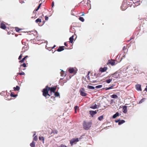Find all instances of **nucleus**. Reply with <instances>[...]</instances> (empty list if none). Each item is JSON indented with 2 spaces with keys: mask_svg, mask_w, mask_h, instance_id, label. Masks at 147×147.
<instances>
[{
  "mask_svg": "<svg viewBox=\"0 0 147 147\" xmlns=\"http://www.w3.org/2000/svg\"><path fill=\"white\" fill-rule=\"evenodd\" d=\"M89 74H90V72H88V74L86 76V78H88V80L90 79V77H89Z\"/></svg>",
  "mask_w": 147,
  "mask_h": 147,
  "instance_id": "nucleus-39",
  "label": "nucleus"
},
{
  "mask_svg": "<svg viewBox=\"0 0 147 147\" xmlns=\"http://www.w3.org/2000/svg\"><path fill=\"white\" fill-rule=\"evenodd\" d=\"M22 44L23 45H24V44L26 43L25 42H23V41H22Z\"/></svg>",
  "mask_w": 147,
  "mask_h": 147,
  "instance_id": "nucleus-53",
  "label": "nucleus"
},
{
  "mask_svg": "<svg viewBox=\"0 0 147 147\" xmlns=\"http://www.w3.org/2000/svg\"><path fill=\"white\" fill-rule=\"evenodd\" d=\"M91 82L93 83H95L97 82V81L95 80H92L91 81Z\"/></svg>",
  "mask_w": 147,
  "mask_h": 147,
  "instance_id": "nucleus-48",
  "label": "nucleus"
},
{
  "mask_svg": "<svg viewBox=\"0 0 147 147\" xmlns=\"http://www.w3.org/2000/svg\"><path fill=\"white\" fill-rule=\"evenodd\" d=\"M80 92L81 95L83 96H86L87 94L85 92V90L84 88H82L80 90Z\"/></svg>",
  "mask_w": 147,
  "mask_h": 147,
  "instance_id": "nucleus-3",
  "label": "nucleus"
},
{
  "mask_svg": "<svg viewBox=\"0 0 147 147\" xmlns=\"http://www.w3.org/2000/svg\"><path fill=\"white\" fill-rule=\"evenodd\" d=\"M54 5V2L53 1L52 2V7H53Z\"/></svg>",
  "mask_w": 147,
  "mask_h": 147,
  "instance_id": "nucleus-52",
  "label": "nucleus"
},
{
  "mask_svg": "<svg viewBox=\"0 0 147 147\" xmlns=\"http://www.w3.org/2000/svg\"><path fill=\"white\" fill-rule=\"evenodd\" d=\"M89 42L90 41V40H89Z\"/></svg>",
  "mask_w": 147,
  "mask_h": 147,
  "instance_id": "nucleus-62",
  "label": "nucleus"
},
{
  "mask_svg": "<svg viewBox=\"0 0 147 147\" xmlns=\"http://www.w3.org/2000/svg\"><path fill=\"white\" fill-rule=\"evenodd\" d=\"M22 57V55L21 54L20 55V56H19V58H18V59L19 60H20L21 59Z\"/></svg>",
  "mask_w": 147,
  "mask_h": 147,
  "instance_id": "nucleus-44",
  "label": "nucleus"
},
{
  "mask_svg": "<svg viewBox=\"0 0 147 147\" xmlns=\"http://www.w3.org/2000/svg\"><path fill=\"white\" fill-rule=\"evenodd\" d=\"M30 146L31 147H35V143L34 141L30 144Z\"/></svg>",
  "mask_w": 147,
  "mask_h": 147,
  "instance_id": "nucleus-18",
  "label": "nucleus"
},
{
  "mask_svg": "<svg viewBox=\"0 0 147 147\" xmlns=\"http://www.w3.org/2000/svg\"><path fill=\"white\" fill-rule=\"evenodd\" d=\"M34 140H35L36 141L38 140V138L36 136H35L34 138Z\"/></svg>",
  "mask_w": 147,
  "mask_h": 147,
  "instance_id": "nucleus-42",
  "label": "nucleus"
},
{
  "mask_svg": "<svg viewBox=\"0 0 147 147\" xmlns=\"http://www.w3.org/2000/svg\"><path fill=\"white\" fill-rule=\"evenodd\" d=\"M65 47L64 46H61L59 47L57 49V51L58 52H61L63 50H64V48Z\"/></svg>",
  "mask_w": 147,
  "mask_h": 147,
  "instance_id": "nucleus-9",
  "label": "nucleus"
},
{
  "mask_svg": "<svg viewBox=\"0 0 147 147\" xmlns=\"http://www.w3.org/2000/svg\"><path fill=\"white\" fill-rule=\"evenodd\" d=\"M74 40V36H72L71 37L69 38V42L70 43H73Z\"/></svg>",
  "mask_w": 147,
  "mask_h": 147,
  "instance_id": "nucleus-21",
  "label": "nucleus"
},
{
  "mask_svg": "<svg viewBox=\"0 0 147 147\" xmlns=\"http://www.w3.org/2000/svg\"><path fill=\"white\" fill-rule=\"evenodd\" d=\"M28 48L27 45H25L24 47L22 48V52H25L27 50Z\"/></svg>",
  "mask_w": 147,
  "mask_h": 147,
  "instance_id": "nucleus-15",
  "label": "nucleus"
},
{
  "mask_svg": "<svg viewBox=\"0 0 147 147\" xmlns=\"http://www.w3.org/2000/svg\"><path fill=\"white\" fill-rule=\"evenodd\" d=\"M15 29H16V31L17 32H19L22 30L18 27H16Z\"/></svg>",
  "mask_w": 147,
  "mask_h": 147,
  "instance_id": "nucleus-31",
  "label": "nucleus"
},
{
  "mask_svg": "<svg viewBox=\"0 0 147 147\" xmlns=\"http://www.w3.org/2000/svg\"><path fill=\"white\" fill-rule=\"evenodd\" d=\"M79 141V140H78V138H73L70 141V144H71V146H72L75 142H78Z\"/></svg>",
  "mask_w": 147,
  "mask_h": 147,
  "instance_id": "nucleus-4",
  "label": "nucleus"
},
{
  "mask_svg": "<svg viewBox=\"0 0 147 147\" xmlns=\"http://www.w3.org/2000/svg\"><path fill=\"white\" fill-rule=\"evenodd\" d=\"M91 125L90 122L84 121L83 124L84 129L85 130H88L91 127Z\"/></svg>",
  "mask_w": 147,
  "mask_h": 147,
  "instance_id": "nucleus-2",
  "label": "nucleus"
},
{
  "mask_svg": "<svg viewBox=\"0 0 147 147\" xmlns=\"http://www.w3.org/2000/svg\"><path fill=\"white\" fill-rule=\"evenodd\" d=\"M24 60L23 59H22L21 60L19 61V62L20 63H23V62H24Z\"/></svg>",
  "mask_w": 147,
  "mask_h": 147,
  "instance_id": "nucleus-45",
  "label": "nucleus"
},
{
  "mask_svg": "<svg viewBox=\"0 0 147 147\" xmlns=\"http://www.w3.org/2000/svg\"><path fill=\"white\" fill-rule=\"evenodd\" d=\"M61 76H64V77L66 75L64 71H62L61 72Z\"/></svg>",
  "mask_w": 147,
  "mask_h": 147,
  "instance_id": "nucleus-25",
  "label": "nucleus"
},
{
  "mask_svg": "<svg viewBox=\"0 0 147 147\" xmlns=\"http://www.w3.org/2000/svg\"><path fill=\"white\" fill-rule=\"evenodd\" d=\"M79 19L82 22H84V20L83 17H80Z\"/></svg>",
  "mask_w": 147,
  "mask_h": 147,
  "instance_id": "nucleus-37",
  "label": "nucleus"
},
{
  "mask_svg": "<svg viewBox=\"0 0 147 147\" xmlns=\"http://www.w3.org/2000/svg\"><path fill=\"white\" fill-rule=\"evenodd\" d=\"M125 49V47H124L123 48V50H124Z\"/></svg>",
  "mask_w": 147,
  "mask_h": 147,
  "instance_id": "nucleus-58",
  "label": "nucleus"
},
{
  "mask_svg": "<svg viewBox=\"0 0 147 147\" xmlns=\"http://www.w3.org/2000/svg\"><path fill=\"white\" fill-rule=\"evenodd\" d=\"M112 79H109L108 80H106L105 81V82L109 84V83H110L111 81H112Z\"/></svg>",
  "mask_w": 147,
  "mask_h": 147,
  "instance_id": "nucleus-29",
  "label": "nucleus"
},
{
  "mask_svg": "<svg viewBox=\"0 0 147 147\" xmlns=\"http://www.w3.org/2000/svg\"><path fill=\"white\" fill-rule=\"evenodd\" d=\"M104 118V116L103 115H101L98 118V119L100 121L102 120Z\"/></svg>",
  "mask_w": 147,
  "mask_h": 147,
  "instance_id": "nucleus-23",
  "label": "nucleus"
},
{
  "mask_svg": "<svg viewBox=\"0 0 147 147\" xmlns=\"http://www.w3.org/2000/svg\"><path fill=\"white\" fill-rule=\"evenodd\" d=\"M68 71L70 73H73L75 71V69L73 68H69L68 69Z\"/></svg>",
  "mask_w": 147,
  "mask_h": 147,
  "instance_id": "nucleus-17",
  "label": "nucleus"
},
{
  "mask_svg": "<svg viewBox=\"0 0 147 147\" xmlns=\"http://www.w3.org/2000/svg\"><path fill=\"white\" fill-rule=\"evenodd\" d=\"M136 90L138 91H142V89H141L140 85H139V84H138V85H136Z\"/></svg>",
  "mask_w": 147,
  "mask_h": 147,
  "instance_id": "nucleus-11",
  "label": "nucleus"
},
{
  "mask_svg": "<svg viewBox=\"0 0 147 147\" xmlns=\"http://www.w3.org/2000/svg\"><path fill=\"white\" fill-rule=\"evenodd\" d=\"M119 74L118 72H115L112 75V77L114 78H117L119 77Z\"/></svg>",
  "mask_w": 147,
  "mask_h": 147,
  "instance_id": "nucleus-7",
  "label": "nucleus"
},
{
  "mask_svg": "<svg viewBox=\"0 0 147 147\" xmlns=\"http://www.w3.org/2000/svg\"><path fill=\"white\" fill-rule=\"evenodd\" d=\"M56 45H54V46L52 47V49H53L55 47H56Z\"/></svg>",
  "mask_w": 147,
  "mask_h": 147,
  "instance_id": "nucleus-54",
  "label": "nucleus"
},
{
  "mask_svg": "<svg viewBox=\"0 0 147 147\" xmlns=\"http://www.w3.org/2000/svg\"><path fill=\"white\" fill-rule=\"evenodd\" d=\"M98 111V110H96L95 111H90V114L91 116L92 117H93L94 116V115L96 114V113H97V111Z\"/></svg>",
  "mask_w": 147,
  "mask_h": 147,
  "instance_id": "nucleus-8",
  "label": "nucleus"
},
{
  "mask_svg": "<svg viewBox=\"0 0 147 147\" xmlns=\"http://www.w3.org/2000/svg\"><path fill=\"white\" fill-rule=\"evenodd\" d=\"M111 64L112 65H114L115 64V61L112 59L109 60L107 64Z\"/></svg>",
  "mask_w": 147,
  "mask_h": 147,
  "instance_id": "nucleus-6",
  "label": "nucleus"
},
{
  "mask_svg": "<svg viewBox=\"0 0 147 147\" xmlns=\"http://www.w3.org/2000/svg\"><path fill=\"white\" fill-rule=\"evenodd\" d=\"M78 108V106H76L74 107V109L75 110V113H76V111L77 109Z\"/></svg>",
  "mask_w": 147,
  "mask_h": 147,
  "instance_id": "nucleus-40",
  "label": "nucleus"
},
{
  "mask_svg": "<svg viewBox=\"0 0 147 147\" xmlns=\"http://www.w3.org/2000/svg\"><path fill=\"white\" fill-rule=\"evenodd\" d=\"M90 108L93 109L97 108V105L96 104L93 103L91 105Z\"/></svg>",
  "mask_w": 147,
  "mask_h": 147,
  "instance_id": "nucleus-10",
  "label": "nucleus"
},
{
  "mask_svg": "<svg viewBox=\"0 0 147 147\" xmlns=\"http://www.w3.org/2000/svg\"><path fill=\"white\" fill-rule=\"evenodd\" d=\"M35 135H36V134H35H35H34V135H33V136H35Z\"/></svg>",
  "mask_w": 147,
  "mask_h": 147,
  "instance_id": "nucleus-60",
  "label": "nucleus"
},
{
  "mask_svg": "<svg viewBox=\"0 0 147 147\" xmlns=\"http://www.w3.org/2000/svg\"><path fill=\"white\" fill-rule=\"evenodd\" d=\"M87 87L89 89L92 90L94 89V87L91 86H88Z\"/></svg>",
  "mask_w": 147,
  "mask_h": 147,
  "instance_id": "nucleus-28",
  "label": "nucleus"
},
{
  "mask_svg": "<svg viewBox=\"0 0 147 147\" xmlns=\"http://www.w3.org/2000/svg\"><path fill=\"white\" fill-rule=\"evenodd\" d=\"M64 45H65V46H66V47H68V46H67V43H66V42H65V43H64Z\"/></svg>",
  "mask_w": 147,
  "mask_h": 147,
  "instance_id": "nucleus-51",
  "label": "nucleus"
},
{
  "mask_svg": "<svg viewBox=\"0 0 147 147\" xmlns=\"http://www.w3.org/2000/svg\"><path fill=\"white\" fill-rule=\"evenodd\" d=\"M125 122V121L123 120H120L119 122V125H120L122 124H123Z\"/></svg>",
  "mask_w": 147,
  "mask_h": 147,
  "instance_id": "nucleus-27",
  "label": "nucleus"
},
{
  "mask_svg": "<svg viewBox=\"0 0 147 147\" xmlns=\"http://www.w3.org/2000/svg\"><path fill=\"white\" fill-rule=\"evenodd\" d=\"M57 86H55L53 87H49L48 86H46L45 88H44L42 91L43 95L46 98L47 96H50L51 95L48 93L49 91L50 90V93L51 94L52 92H55L57 89Z\"/></svg>",
  "mask_w": 147,
  "mask_h": 147,
  "instance_id": "nucleus-1",
  "label": "nucleus"
},
{
  "mask_svg": "<svg viewBox=\"0 0 147 147\" xmlns=\"http://www.w3.org/2000/svg\"><path fill=\"white\" fill-rule=\"evenodd\" d=\"M17 75H25V74L24 72H22L21 73H17Z\"/></svg>",
  "mask_w": 147,
  "mask_h": 147,
  "instance_id": "nucleus-32",
  "label": "nucleus"
},
{
  "mask_svg": "<svg viewBox=\"0 0 147 147\" xmlns=\"http://www.w3.org/2000/svg\"><path fill=\"white\" fill-rule=\"evenodd\" d=\"M58 133V131L57 130H53L51 132V134L53 133L55 134H57Z\"/></svg>",
  "mask_w": 147,
  "mask_h": 147,
  "instance_id": "nucleus-30",
  "label": "nucleus"
},
{
  "mask_svg": "<svg viewBox=\"0 0 147 147\" xmlns=\"http://www.w3.org/2000/svg\"><path fill=\"white\" fill-rule=\"evenodd\" d=\"M39 140L43 141V143H44V138L43 137H39Z\"/></svg>",
  "mask_w": 147,
  "mask_h": 147,
  "instance_id": "nucleus-33",
  "label": "nucleus"
},
{
  "mask_svg": "<svg viewBox=\"0 0 147 147\" xmlns=\"http://www.w3.org/2000/svg\"><path fill=\"white\" fill-rule=\"evenodd\" d=\"M43 22V23L42 24H44V23H45V21H44Z\"/></svg>",
  "mask_w": 147,
  "mask_h": 147,
  "instance_id": "nucleus-59",
  "label": "nucleus"
},
{
  "mask_svg": "<svg viewBox=\"0 0 147 147\" xmlns=\"http://www.w3.org/2000/svg\"><path fill=\"white\" fill-rule=\"evenodd\" d=\"M25 69H23V70H25Z\"/></svg>",
  "mask_w": 147,
  "mask_h": 147,
  "instance_id": "nucleus-61",
  "label": "nucleus"
},
{
  "mask_svg": "<svg viewBox=\"0 0 147 147\" xmlns=\"http://www.w3.org/2000/svg\"><path fill=\"white\" fill-rule=\"evenodd\" d=\"M84 12H83V13H82V15H81V16H84Z\"/></svg>",
  "mask_w": 147,
  "mask_h": 147,
  "instance_id": "nucleus-55",
  "label": "nucleus"
},
{
  "mask_svg": "<svg viewBox=\"0 0 147 147\" xmlns=\"http://www.w3.org/2000/svg\"><path fill=\"white\" fill-rule=\"evenodd\" d=\"M145 98H143L141 100H140L139 102V103L140 104L142 102H144L145 100Z\"/></svg>",
  "mask_w": 147,
  "mask_h": 147,
  "instance_id": "nucleus-36",
  "label": "nucleus"
},
{
  "mask_svg": "<svg viewBox=\"0 0 147 147\" xmlns=\"http://www.w3.org/2000/svg\"><path fill=\"white\" fill-rule=\"evenodd\" d=\"M49 19L48 17L45 16V20H48Z\"/></svg>",
  "mask_w": 147,
  "mask_h": 147,
  "instance_id": "nucleus-49",
  "label": "nucleus"
},
{
  "mask_svg": "<svg viewBox=\"0 0 147 147\" xmlns=\"http://www.w3.org/2000/svg\"><path fill=\"white\" fill-rule=\"evenodd\" d=\"M120 120V119H118V120H116L115 121V122L116 123H118V124H119V121Z\"/></svg>",
  "mask_w": 147,
  "mask_h": 147,
  "instance_id": "nucleus-47",
  "label": "nucleus"
},
{
  "mask_svg": "<svg viewBox=\"0 0 147 147\" xmlns=\"http://www.w3.org/2000/svg\"><path fill=\"white\" fill-rule=\"evenodd\" d=\"M111 98L114 99H116L118 98V96L115 94H113L111 96Z\"/></svg>",
  "mask_w": 147,
  "mask_h": 147,
  "instance_id": "nucleus-20",
  "label": "nucleus"
},
{
  "mask_svg": "<svg viewBox=\"0 0 147 147\" xmlns=\"http://www.w3.org/2000/svg\"><path fill=\"white\" fill-rule=\"evenodd\" d=\"M145 90L147 91V86H146V87L145 89Z\"/></svg>",
  "mask_w": 147,
  "mask_h": 147,
  "instance_id": "nucleus-56",
  "label": "nucleus"
},
{
  "mask_svg": "<svg viewBox=\"0 0 147 147\" xmlns=\"http://www.w3.org/2000/svg\"><path fill=\"white\" fill-rule=\"evenodd\" d=\"M35 22L36 23H38V22L39 23H40L42 22L41 19L39 18H38L35 20Z\"/></svg>",
  "mask_w": 147,
  "mask_h": 147,
  "instance_id": "nucleus-22",
  "label": "nucleus"
},
{
  "mask_svg": "<svg viewBox=\"0 0 147 147\" xmlns=\"http://www.w3.org/2000/svg\"><path fill=\"white\" fill-rule=\"evenodd\" d=\"M123 112L125 113H127V106H124L123 107Z\"/></svg>",
  "mask_w": 147,
  "mask_h": 147,
  "instance_id": "nucleus-14",
  "label": "nucleus"
},
{
  "mask_svg": "<svg viewBox=\"0 0 147 147\" xmlns=\"http://www.w3.org/2000/svg\"><path fill=\"white\" fill-rule=\"evenodd\" d=\"M51 98H53V99L54 100H55V97H54V96H52L51 97Z\"/></svg>",
  "mask_w": 147,
  "mask_h": 147,
  "instance_id": "nucleus-50",
  "label": "nucleus"
},
{
  "mask_svg": "<svg viewBox=\"0 0 147 147\" xmlns=\"http://www.w3.org/2000/svg\"><path fill=\"white\" fill-rule=\"evenodd\" d=\"M107 67H105L104 68H100V69L99 70L102 72H103L106 71L107 69Z\"/></svg>",
  "mask_w": 147,
  "mask_h": 147,
  "instance_id": "nucleus-13",
  "label": "nucleus"
},
{
  "mask_svg": "<svg viewBox=\"0 0 147 147\" xmlns=\"http://www.w3.org/2000/svg\"><path fill=\"white\" fill-rule=\"evenodd\" d=\"M22 66L24 67H26V65L25 63H23L22 64L20 65V67Z\"/></svg>",
  "mask_w": 147,
  "mask_h": 147,
  "instance_id": "nucleus-35",
  "label": "nucleus"
},
{
  "mask_svg": "<svg viewBox=\"0 0 147 147\" xmlns=\"http://www.w3.org/2000/svg\"><path fill=\"white\" fill-rule=\"evenodd\" d=\"M54 93H55L54 95H55V97H60V95L59 92H55Z\"/></svg>",
  "mask_w": 147,
  "mask_h": 147,
  "instance_id": "nucleus-24",
  "label": "nucleus"
},
{
  "mask_svg": "<svg viewBox=\"0 0 147 147\" xmlns=\"http://www.w3.org/2000/svg\"><path fill=\"white\" fill-rule=\"evenodd\" d=\"M121 9L123 10H124L127 8V4L123 2L121 6Z\"/></svg>",
  "mask_w": 147,
  "mask_h": 147,
  "instance_id": "nucleus-5",
  "label": "nucleus"
},
{
  "mask_svg": "<svg viewBox=\"0 0 147 147\" xmlns=\"http://www.w3.org/2000/svg\"><path fill=\"white\" fill-rule=\"evenodd\" d=\"M118 116H119V113L118 112H117L113 116V118L114 119L115 118Z\"/></svg>",
  "mask_w": 147,
  "mask_h": 147,
  "instance_id": "nucleus-26",
  "label": "nucleus"
},
{
  "mask_svg": "<svg viewBox=\"0 0 147 147\" xmlns=\"http://www.w3.org/2000/svg\"><path fill=\"white\" fill-rule=\"evenodd\" d=\"M132 39V38H131L130 39V40H128L127 41L128 42H129V41L130 40H131Z\"/></svg>",
  "mask_w": 147,
  "mask_h": 147,
  "instance_id": "nucleus-57",
  "label": "nucleus"
},
{
  "mask_svg": "<svg viewBox=\"0 0 147 147\" xmlns=\"http://www.w3.org/2000/svg\"><path fill=\"white\" fill-rule=\"evenodd\" d=\"M0 27L3 30H5L6 28L5 24L3 23L1 24Z\"/></svg>",
  "mask_w": 147,
  "mask_h": 147,
  "instance_id": "nucleus-12",
  "label": "nucleus"
},
{
  "mask_svg": "<svg viewBox=\"0 0 147 147\" xmlns=\"http://www.w3.org/2000/svg\"><path fill=\"white\" fill-rule=\"evenodd\" d=\"M10 96L12 97H15L17 96V95L14 94L13 93L11 92V93Z\"/></svg>",
  "mask_w": 147,
  "mask_h": 147,
  "instance_id": "nucleus-34",
  "label": "nucleus"
},
{
  "mask_svg": "<svg viewBox=\"0 0 147 147\" xmlns=\"http://www.w3.org/2000/svg\"><path fill=\"white\" fill-rule=\"evenodd\" d=\"M13 89L14 91H18L20 89V88L18 86H17L16 87H13Z\"/></svg>",
  "mask_w": 147,
  "mask_h": 147,
  "instance_id": "nucleus-19",
  "label": "nucleus"
},
{
  "mask_svg": "<svg viewBox=\"0 0 147 147\" xmlns=\"http://www.w3.org/2000/svg\"><path fill=\"white\" fill-rule=\"evenodd\" d=\"M102 86V85H98V86H96V88H101Z\"/></svg>",
  "mask_w": 147,
  "mask_h": 147,
  "instance_id": "nucleus-38",
  "label": "nucleus"
},
{
  "mask_svg": "<svg viewBox=\"0 0 147 147\" xmlns=\"http://www.w3.org/2000/svg\"><path fill=\"white\" fill-rule=\"evenodd\" d=\"M59 147H67V146L63 144H61Z\"/></svg>",
  "mask_w": 147,
  "mask_h": 147,
  "instance_id": "nucleus-41",
  "label": "nucleus"
},
{
  "mask_svg": "<svg viewBox=\"0 0 147 147\" xmlns=\"http://www.w3.org/2000/svg\"><path fill=\"white\" fill-rule=\"evenodd\" d=\"M41 3H40V4H39L37 7V8L36 9H35V10L33 12V13H36V11H37L41 7Z\"/></svg>",
  "mask_w": 147,
  "mask_h": 147,
  "instance_id": "nucleus-16",
  "label": "nucleus"
},
{
  "mask_svg": "<svg viewBox=\"0 0 147 147\" xmlns=\"http://www.w3.org/2000/svg\"><path fill=\"white\" fill-rule=\"evenodd\" d=\"M113 86H110V87L106 89V90L111 89L113 88Z\"/></svg>",
  "mask_w": 147,
  "mask_h": 147,
  "instance_id": "nucleus-43",
  "label": "nucleus"
},
{
  "mask_svg": "<svg viewBox=\"0 0 147 147\" xmlns=\"http://www.w3.org/2000/svg\"><path fill=\"white\" fill-rule=\"evenodd\" d=\"M28 57V56L26 55L25 57H24V58H23L22 59L24 61Z\"/></svg>",
  "mask_w": 147,
  "mask_h": 147,
  "instance_id": "nucleus-46",
  "label": "nucleus"
}]
</instances>
